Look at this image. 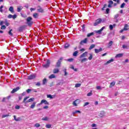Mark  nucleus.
Instances as JSON below:
<instances>
[{"label":"nucleus","mask_w":129,"mask_h":129,"mask_svg":"<svg viewBox=\"0 0 129 129\" xmlns=\"http://www.w3.org/2000/svg\"><path fill=\"white\" fill-rule=\"evenodd\" d=\"M32 21H33V18L32 17H29L27 18V24L29 27H32V25L33 24V22Z\"/></svg>","instance_id":"obj_1"},{"label":"nucleus","mask_w":129,"mask_h":129,"mask_svg":"<svg viewBox=\"0 0 129 129\" xmlns=\"http://www.w3.org/2000/svg\"><path fill=\"white\" fill-rule=\"evenodd\" d=\"M63 57H60L59 59H58L57 62L56 63L55 67L59 68L61 67V63L62 61H63Z\"/></svg>","instance_id":"obj_2"},{"label":"nucleus","mask_w":129,"mask_h":129,"mask_svg":"<svg viewBox=\"0 0 129 129\" xmlns=\"http://www.w3.org/2000/svg\"><path fill=\"white\" fill-rule=\"evenodd\" d=\"M30 97H26L25 98H24V100H23V103H28L29 102H32V101H34V100L35 99V98H30L28 101H26L27 99H28V98H29Z\"/></svg>","instance_id":"obj_3"},{"label":"nucleus","mask_w":129,"mask_h":129,"mask_svg":"<svg viewBox=\"0 0 129 129\" xmlns=\"http://www.w3.org/2000/svg\"><path fill=\"white\" fill-rule=\"evenodd\" d=\"M50 64H51V61L49 59H47L46 64H43L42 67L43 68H49V67H50Z\"/></svg>","instance_id":"obj_4"},{"label":"nucleus","mask_w":129,"mask_h":129,"mask_svg":"<svg viewBox=\"0 0 129 129\" xmlns=\"http://www.w3.org/2000/svg\"><path fill=\"white\" fill-rule=\"evenodd\" d=\"M101 22H102V20L100 18L97 19L96 20L95 23H94V27H96V26H97V25H99V24H100V23H101Z\"/></svg>","instance_id":"obj_5"},{"label":"nucleus","mask_w":129,"mask_h":129,"mask_svg":"<svg viewBox=\"0 0 129 129\" xmlns=\"http://www.w3.org/2000/svg\"><path fill=\"white\" fill-rule=\"evenodd\" d=\"M27 27L26 25H23L18 28L19 32H23L25 29Z\"/></svg>","instance_id":"obj_6"},{"label":"nucleus","mask_w":129,"mask_h":129,"mask_svg":"<svg viewBox=\"0 0 129 129\" xmlns=\"http://www.w3.org/2000/svg\"><path fill=\"white\" fill-rule=\"evenodd\" d=\"M43 103H44L46 105H49V102L45 99L42 100L41 103L39 104V105H41V104H43Z\"/></svg>","instance_id":"obj_7"},{"label":"nucleus","mask_w":129,"mask_h":129,"mask_svg":"<svg viewBox=\"0 0 129 129\" xmlns=\"http://www.w3.org/2000/svg\"><path fill=\"white\" fill-rule=\"evenodd\" d=\"M36 78V75L34 74L31 75L28 77V79L29 80H32L33 79H35Z\"/></svg>","instance_id":"obj_8"},{"label":"nucleus","mask_w":129,"mask_h":129,"mask_svg":"<svg viewBox=\"0 0 129 129\" xmlns=\"http://www.w3.org/2000/svg\"><path fill=\"white\" fill-rule=\"evenodd\" d=\"M79 103H80V100L79 99L76 100L73 103L74 106H77V104H79Z\"/></svg>","instance_id":"obj_9"},{"label":"nucleus","mask_w":129,"mask_h":129,"mask_svg":"<svg viewBox=\"0 0 129 129\" xmlns=\"http://www.w3.org/2000/svg\"><path fill=\"white\" fill-rule=\"evenodd\" d=\"M87 40H88V38H86L83 40H81L80 44V45H83V44H87Z\"/></svg>","instance_id":"obj_10"},{"label":"nucleus","mask_w":129,"mask_h":129,"mask_svg":"<svg viewBox=\"0 0 129 129\" xmlns=\"http://www.w3.org/2000/svg\"><path fill=\"white\" fill-rule=\"evenodd\" d=\"M37 8H38L37 11L38 13H44V9L42 8L41 6H38Z\"/></svg>","instance_id":"obj_11"},{"label":"nucleus","mask_w":129,"mask_h":129,"mask_svg":"<svg viewBox=\"0 0 129 129\" xmlns=\"http://www.w3.org/2000/svg\"><path fill=\"white\" fill-rule=\"evenodd\" d=\"M111 5H113V1H111V0H110L108 1V8H112V6H111Z\"/></svg>","instance_id":"obj_12"},{"label":"nucleus","mask_w":129,"mask_h":129,"mask_svg":"<svg viewBox=\"0 0 129 129\" xmlns=\"http://www.w3.org/2000/svg\"><path fill=\"white\" fill-rule=\"evenodd\" d=\"M20 87H17L16 88H14L13 89V90L11 91V93H15V92H17V91H18V90H20Z\"/></svg>","instance_id":"obj_13"},{"label":"nucleus","mask_w":129,"mask_h":129,"mask_svg":"<svg viewBox=\"0 0 129 129\" xmlns=\"http://www.w3.org/2000/svg\"><path fill=\"white\" fill-rule=\"evenodd\" d=\"M88 53V52L87 51H85L80 55V58H84V57H86L87 56Z\"/></svg>","instance_id":"obj_14"},{"label":"nucleus","mask_w":129,"mask_h":129,"mask_svg":"<svg viewBox=\"0 0 129 129\" xmlns=\"http://www.w3.org/2000/svg\"><path fill=\"white\" fill-rule=\"evenodd\" d=\"M102 48H100L99 49H97L96 48L95 49V53L96 54H98V53H99V52H102Z\"/></svg>","instance_id":"obj_15"},{"label":"nucleus","mask_w":129,"mask_h":129,"mask_svg":"<svg viewBox=\"0 0 129 129\" xmlns=\"http://www.w3.org/2000/svg\"><path fill=\"white\" fill-rule=\"evenodd\" d=\"M113 61H114V59L111 58V59L107 61L106 63H105L104 65H107L108 64H110V63H111V62H113Z\"/></svg>","instance_id":"obj_16"},{"label":"nucleus","mask_w":129,"mask_h":129,"mask_svg":"<svg viewBox=\"0 0 129 129\" xmlns=\"http://www.w3.org/2000/svg\"><path fill=\"white\" fill-rule=\"evenodd\" d=\"M23 8L22 6H19L17 7V12L18 13L21 12V11L23 10Z\"/></svg>","instance_id":"obj_17"},{"label":"nucleus","mask_w":129,"mask_h":129,"mask_svg":"<svg viewBox=\"0 0 129 129\" xmlns=\"http://www.w3.org/2000/svg\"><path fill=\"white\" fill-rule=\"evenodd\" d=\"M56 73H59V69H54L53 70V74H56Z\"/></svg>","instance_id":"obj_18"},{"label":"nucleus","mask_w":129,"mask_h":129,"mask_svg":"<svg viewBox=\"0 0 129 129\" xmlns=\"http://www.w3.org/2000/svg\"><path fill=\"white\" fill-rule=\"evenodd\" d=\"M112 44H113V41L110 40L108 44V48H110L112 46Z\"/></svg>","instance_id":"obj_19"},{"label":"nucleus","mask_w":129,"mask_h":129,"mask_svg":"<svg viewBox=\"0 0 129 129\" xmlns=\"http://www.w3.org/2000/svg\"><path fill=\"white\" fill-rule=\"evenodd\" d=\"M122 56H123V54L118 53L115 56V58H121Z\"/></svg>","instance_id":"obj_20"},{"label":"nucleus","mask_w":129,"mask_h":129,"mask_svg":"<svg viewBox=\"0 0 129 129\" xmlns=\"http://www.w3.org/2000/svg\"><path fill=\"white\" fill-rule=\"evenodd\" d=\"M48 82V80H47V79L44 78L42 81V85H45L46 83Z\"/></svg>","instance_id":"obj_21"},{"label":"nucleus","mask_w":129,"mask_h":129,"mask_svg":"<svg viewBox=\"0 0 129 129\" xmlns=\"http://www.w3.org/2000/svg\"><path fill=\"white\" fill-rule=\"evenodd\" d=\"M93 35H94V32L89 33L87 34V37H88V38H89L90 37H91V36H93Z\"/></svg>","instance_id":"obj_22"},{"label":"nucleus","mask_w":129,"mask_h":129,"mask_svg":"<svg viewBox=\"0 0 129 129\" xmlns=\"http://www.w3.org/2000/svg\"><path fill=\"white\" fill-rule=\"evenodd\" d=\"M49 79H53V78H56V76L54 74H51L49 77Z\"/></svg>","instance_id":"obj_23"},{"label":"nucleus","mask_w":129,"mask_h":129,"mask_svg":"<svg viewBox=\"0 0 129 129\" xmlns=\"http://www.w3.org/2000/svg\"><path fill=\"white\" fill-rule=\"evenodd\" d=\"M12 31H13V29H11L8 32V34H9V36H11V37H13V36H14V34H13V33H12Z\"/></svg>","instance_id":"obj_24"},{"label":"nucleus","mask_w":129,"mask_h":129,"mask_svg":"<svg viewBox=\"0 0 129 129\" xmlns=\"http://www.w3.org/2000/svg\"><path fill=\"white\" fill-rule=\"evenodd\" d=\"M76 113H81V111L80 110H76L75 111L73 112V114H76Z\"/></svg>","instance_id":"obj_25"},{"label":"nucleus","mask_w":129,"mask_h":129,"mask_svg":"<svg viewBox=\"0 0 129 129\" xmlns=\"http://www.w3.org/2000/svg\"><path fill=\"white\" fill-rule=\"evenodd\" d=\"M99 116H100V117H103V116H104V111L101 112Z\"/></svg>","instance_id":"obj_26"},{"label":"nucleus","mask_w":129,"mask_h":129,"mask_svg":"<svg viewBox=\"0 0 129 129\" xmlns=\"http://www.w3.org/2000/svg\"><path fill=\"white\" fill-rule=\"evenodd\" d=\"M87 60H88V59H87V58L85 57L81 60V63H83L84 62L87 61Z\"/></svg>","instance_id":"obj_27"},{"label":"nucleus","mask_w":129,"mask_h":129,"mask_svg":"<svg viewBox=\"0 0 129 129\" xmlns=\"http://www.w3.org/2000/svg\"><path fill=\"white\" fill-rule=\"evenodd\" d=\"M95 47V44H92L90 45V47L89 48V50H92L93 48Z\"/></svg>","instance_id":"obj_28"},{"label":"nucleus","mask_w":129,"mask_h":129,"mask_svg":"<svg viewBox=\"0 0 129 129\" xmlns=\"http://www.w3.org/2000/svg\"><path fill=\"white\" fill-rule=\"evenodd\" d=\"M35 106H36V102H33L31 105L30 108H35Z\"/></svg>","instance_id":"obj_29"},{"label":"nucleus","mask_w":129,"mask_h":129,"mask_svg":"<svg viewBox=\"0 0 129 129\" xmlns=\"http://www.w3.org/2000/svg\"><path fill=\"white\" fill-rule=\"evenodd\" d=\"M77 55H78V51H76L73 54V56H74V57L77 56Z\"/></svg>","instance_id":"obj_30"},{"label":"nucleus","mask_w":129,"mask_h":129,"mask_svg":"<svg viewBox=\"0 0 129 129\" xmlns=\"http://www.w3.org/2000/svg\"><path fill=\"white\" fill-rule=\"evenodd\" d=\"M9 11L11 13H14V7H13V6H11L9 8Z\"/></svg>","instance_id":"obj_31"},{"label":"nucleus","mask_w":129,"mask_h":129,"mask_svg":"<svg viewBox=\"0 0 129 129\" xmlns=\"http://www.w3.org/2000/svg\"><path fill=\"white\" fill-rule=\"evenodd\" d=\"M127 28H128V25L127 24H125L124 25L123 30H124V31H127Z\"/></svg>","instance_id":"obj_32"},{"label":"nucleus","mask_w":129,"mask_h":129,"mask_svg":"<svg viewBox=\"0 0 129 129\" xmlns=\"http://www.w3.org/2000/svg\"><path fill=\"white\" fill-rule=\"evenodd\" d=\"M33 18H34L35 19H37V18H38V13H35L33 14Z\"/></svg>","instance_id":"obj_33"},{"label":"nucleus","mask_w":129,"mask_h":129,"mask_svg":"<svg viewBox=\"0 0 129 129\" xmlns=\"http://www.w3.org/2000/svg\"><path fill=\"white\" fill-rule=\"evenodd\" d=\"M89 55L90 56L88 57L89 60H92V58H93V55L91 53H90Z\"/></svg>","instance_id":"obj_34"},{"label":"nucleus","mask_w":129,"mask_h":129,"mask_svg":"<svg viewBox=\"0 0 129 129\" xmlns=\"http://www.w3.org/2000/svg\"><path fill=\"white\" fill-rule=\"evenodd\" d=\"M82 27V32H85V24L83 25Z\"/></svg>","instance_id":"obj_35"},{"label":"nucleus","mask_w":129,"mask_h":129,"mask_svg":"<svg viewBox=\"0 0 129 129\" xmlns=\"http://www.w3.org/2000/svg\"><path fill=\"white\" fill-rule=\"evenodd\" d=\"M69 46H70V45L69 44L66 43L64 45V48L67 49L68 48H69Z\"/></svg>","instance_id":"obj_36"},{"label":"nucleus","mask_w":129,"mask_h":129,"mask_svg":"<svg viewBox=\"0 0 129 129\" xmlns=\"http://www.w3.org/2000/svg\"><path fill=\"white\" fill-rule=\"evenodd\" d=\"M47 98H50V99H53V96L50 94L47 95Z\"/></svg>","instance_id":"obj_37"},{"label":"nucleus","mask_w":129,"mask_h":129,"mask_svg":"<svg viewBox=\"0 0 129 129\" xmlns=\"http://www.w3.org/2000/svg\"><path fill=\"white\" fill-rule=\"evenodd\" d=\"M20 15L21 17H22V18H27V15L26 14H23V13H21Z\"/></svg>","instance_id":"obj_38"},{"label":"nucleus","mask_w":129,"mask_h":129,"mask_svg":"<svg viewBox=\"0 0 129 129\" xmlns=\"http://www.w3.org/2000/svg\"><path fill=\"white\" fill-rule=\"evenodd\" d=\"M95 33H98L99 35H100L101 34V32H102L100 29L98 31H95Z\"/></svg>","instance_id":"obj_39"},{"label":"nucleus","mask_w":129,"mask_h":129,"mask_svg":"<svg viewBox=\"0 0 129 129\" xmlns=\"http://www.w3.org/2000/svg\"><path fill=\"white\" fill-rule=\"evenodd\" d=\"M51 126H52V125H51L50 124H48L46 125V127L47 128H51Z\"/></svg>","instance_id":"obj_40"},{"label":"nucleus","mask_w":129,"mask_h":129,"mask_svg":"<svg viewBox=\"0 0 129 129\" xmlns=\"http://www.w3.org/2000/svg\"><path fill=\"white\" fill-rule=\"evenodd\" d=\"M110 11V9H109V8H107L106 9V14L107 15L108 14H109V12Z\"/></svg>","instance_id":"obj_41"},{"label":"nucleus","mask_w":129,"mask_h":129,"mask_svg":"<svg viewBox=\"0 0 129 129\" xmlns=\"http://www.w3.org/2000/svg\"><path fill=\"white\" fill-rule=\"evenodd\" d=\"M124 6H125V3H123L121 5L120 8L121 9H123V8H124Z\"/></svg>","instance_id":"obj_42"},{"label":"nucleus","mask_w":129,"mask_h":129,"mask_svg":"<svg viewBox=\"0 0 129 129\" xmlns=\"http://www.w3.org/2000/svg\"><path fill=\"white\" fill-rule=\"evenodd\" d=\"M3 9H4V6L2 5L0 7V12H1V13H3V12H4V10H3Z\"/></svg>","instance_id":"obj_43"},{"label":"nucleus","mask_w":129,"mask_h":129,"mask_svg":"<svg viewBox=\"0 0 129 129\" xmlns=\"http://www.w3.org/2000/svg\"><path fill=\"white\" fill-rule=\"evenodd\" d=\"M74 58H69L67 59V61H68V62H73V61H74Z\"/></svg>","instance_id":"obj_44"},{"label":"nucleus","mask_w":129,"mask_h":129,"mask_svg":"<svg viewBox=\"0 0 129 129\" xmlns=\"http://www.w3.org/2000/svg\"><path fill=\"white\" fill-rule=\"evenodd\" d=\"M118 17H119V14H116L115 16H114V20H116V19H117V18H118Z\"/></svg>","instance_id":"obj_45"},{"label":"nucleus","mask_w":129,"mask_h":129,"mask_svg":"<svg viewBox=\"0 0 129 129\" xmlns=\"http://www.w3.org/2000/svg\"><path fill=\"white\" fill-rule=\"evenodd\" d=\"M41 119H42V120L47 121V120H48V117H43V118H42Z\"/></svg>","instance_id":"obj_46"},{"label":"nucleus","mask_w":129,"mask_h":129,"mask_svg":"<svg viewBox=\"0 0 129 129\" xmlns=\"http://www.w3.org/2000/svg\"><path fill=\"white\" fill-rule=\"evenodd\" d=\"M80 86H81V84H76L75 85V87L76 88L80 87Z\"/></svg>","instance_id":"obj_47"},{"label":"nucleus","mask_w":129,"mask_h":129,"mask_svg":"<svg viewBox=\"0 0 129 129\" xmlns=\"http://www.w3.org/2000/svg\"><path fill=\"white\" fill-rule=\"evenodd\" d=\"M107 7V5L104 4L103 7L102 8V11H104V9Z\"/></svg>","instance_id":"obj_48"},{"label":"nucleus","mask_w":129,"mask_h":129,"mask_svg":"<svg viewBox=\"0 0 129 129\" xmlns=\"http://www.w3.org/2000/svg\"><path fill=\"white\" fill-rule=\"evenodd\" d=\"M6 26L2 25L1 27V30H6Z\"/></svg>","instance_id":"obj_49"},{"label":"nucleus","mask_w":129,"mask_h":129,"mask_svg":"<svg viewBox=\"0 0 129 129\" xmlns=\"http://www.w3.org/2000/svg\"><path fill=\"white\" fill-rule=\"evenodd\" d=\"M109 29L111 31L113 30V26L112 25H109Z\"/></svg>","instance_id":"obj_50"},{"label":"nucleus","mask_w":129,"mask_h":129,"mask_svg":"<svg viewBox=\"0 0 129 129\" xmlns=\"http://www.w3.org/2000/svg\"><path fill=\"white\" fill-rule=\"evenodd\" d=\"M8 116H10L9 114H4L2 115V117L4 118V117H8Z\"/></svg>","instance_id":"obj_51"},{"label":"nucleus","mask_w":129,"mask_h":129,"mask_svg":"<svg viewBox=\"0 0 129 129\" xmlns=\"http://www.w3.org/2000/svg\"><path fill=\"white\" fill-rule=\"evenodd\" d=\"M31 91H32V89H28L26 90V92L29 94L30 93V92H31Z\"/></svg>","instance_id":"obj_52"},{"label":"nucleus","mask_w":129,"mask_h":129,"mask_svg":"<svg viewBox=\"0 0 129 129\" xmlns=\"http://www.w3.org/2000/svg\"><path fill=\"white\" fill-rule=\"evenodd\" d=\"M36 127H39V126H40V125L39 124V123H36L35 125H34Z\"/></svg>","instance_id":"obj_53"},{"label":"nucleus","mask_w":129,"mask_h":129,"mask_svg":"<svg viewBox=\"0 0 129 129\" xmlns=\"http://www.w3.org/2000/svg\"><path fill=\"white\" fill-rule=\"evenodd\" d=\"M35 85L36 86H41V83L40 82H38L35 84Z\"/></svg>","instance_id":"obj_54"},{"label":"nucleus","mask_w":129,"mask_h":129,"mask_svg":"<svg viewBox=\"0 0 129 129\" xmlns=\"http://www.w3.org/2000/svg\"><path fill=\"white\" fill-rule=\"evenodd\" d=\"M114 85H115V82H112L110 83V86H114Z\"/></svg>","instance_id":"obj_55"},{"label":"nucleus","mask_w":129,"mask_h":129,"mask_svg":"<svg viewBox=\"0 0 129 129\" xmlns=\"http://www.w3.org/2000/svg\"><path fill=\"white\" fill-rule=\"evenodd\" d=\"M12 18L13 20H15L16 18H17V15L15 14L14 15H12Z\"/></svg>","instance_id":"obj_56"},{"label":"nucleus","mask_w":129,"mask_h":129,"mask_svg":"<svg viewBox=\"0 0 129 129\" xmlns=\"http://www.w3.org/2000/svg\"><path fill=\"white\" fill-rule=\"evenodd\" d=\"M8 18L9 19H12V18H13V15L12 14H10L8 15Z\"/></svg>","instance_id":"obj_57"},{"label":"nucleus","mask_w":129,"mask_h":129,"mask_svg":"<svg viewBox=\"0 0 129 129\" xmlns=\"http://www.w3.org/2000/svg\"><path fill=\"white\" fill-rule=\"evenodd\" d=\"M15 109H20V106L19 105H16L15 106Z\"/></svg>","instance_id":"obj_58"},{"label":"nucleus","mask_w":129,"mask_h":129,"mask_svg":"<svg viewBox=\"0 0 129 129\" xmlns=\"http://www.w3.org/2000/svg\"><path fill=\"white\" fill-rule=\"evenodd\" d=\"M67 70L64 69V76H67V74H68L67 72Z\"/></svg>","instance_id":"obj_59"},{"label":"nucleus","mask_w":129,"mask_h":129,"mask_svg":"<svg viewBox=\"0 0 129 129\" xmlns=\"http://www.w3.org/2000/svg\"><path fill=\"white\" fill-rule=\"evenodd\" d=\"M92 94V93L89 92V93H88L87 94V96H91Z\"/></svg>","instance_id":"obj_60"},{"label":"nucleus","mask_w":129,"mask_h":129,"mask_svg":"<svg viewBox=\"0 0 129 129\" xmlns=\"http://www.w3.org/2000/svg\"><path fill=\"white\" fill-rule=\"evenodd\" d=\"M97 89H98V90H100V89H101V87L100 86H97L96 87Z\"/></svg>","instance_id":"obj_61"},{"label":"nucleus","mask_w":129,"mask_h":129,"mask_svg":"<svg viewBox=\"0 0 129 129\" xmlns=\"http://www.w3.org/2000/svg\"><path fill=\"white\" fill-rule=\"evenodd\" d=\"M88 104H89V102H86L84 105V107L86 106V105H88Z\"/></svg>","instance_id":"obj_62"},{"label":"nucleus","mask_w":129,"mask_h":129,"mask_svg":"<svg viewBox=\"0 0 129 129\" xmlns=\"http://www.w3.org/2000/svg\"><path fill=\"white\" fill-rule=\"evenodd\" d=\"M104 29H105V26L102 27L100 30L102 32Z\"/></svg>","instance_id":"obj_63"},{"label":"nucleus","mask_w":129,"mask_h":129,"mask_svg":"<svg viewBox=\"0 0 129 129\" xmlns=\"http://www.w3.org/2000/svg\"><path fill=\"white\" fill-rule=\"evenodd\" d=\"M92 127H96V124H92Z\"/></svg>","instance_id":"obj_64"}]
</instances>
